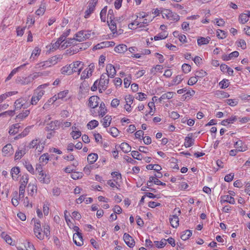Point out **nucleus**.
<instances>
[{
  "label": "nucleus",
  "mask_w": 250,
  "mask_h": 250,
  "mask_svg": "<svg viewBox=\"0 0 250 250\" xmlns=\"http://www.w3.org/2000/svg\"><path fill=\"white\" fill-rule=\"evenodd\" d=\"M131 155L134 158L138 160L142 159L141 154L137 151H132L131 152Z\"/></svg>",
  "instance_id": "nucleus-53"
},
{
  "label": "nucleus",
  "mask_w": 250,
  "mask_h": 250,
  "mask_svg": "<svg viewBox=\"0 0 250 250\" xmlns=\"http://www.w3.org/2000/svg\"><path fill=\"white\" fill-rule=\"evenodd\" d=\"M128 50L127 47L126 45L121 44L116 46L114 48V51L119 53H123L125 52Z\"/></svg>",
  "instance_id": "nucleus-22"
},
{
  "label": "nucleus",
  "mask_w": 250,
  "mask_h": 250,
  "mask_svg": "<svg viewBox=\"0 0 250 250\" xmlns=\"http://www.w3.org/2000/svg\"><path fill=\"white\" fill-rule=\"evenodd\" d=\"M27 63H24L23 64H22L20 65V66L12 70V71L10 72L9 75L8 76V77L6 79V81L10 80L12 77L14 76V74H15L20 69L22 68L23 67H24Z\"/></svg>",
  "instance_id": "nucleus-23"
},
{
  "label": "nucleus",
  "mask_w": 250,
  "mask_h": 250,
  "mask_svg": "<svg viewBox=\"0 0 250 250\" xmlns=\"http://www.w3.org/2000/svg\"><path fill=\"white\" fill-rule=\"evenodd\" d=\"M1 236L8 244L12 246L15 245L14 243H12L13 241L12 238L9 235L5 234L4 232H2L1 233Z\"/></svg>",
  "instance_id": "nucleus-32"
},
{
  "label": "nucleus",
  "mask_w": 250,
  "mask_h": 250,
  "mask_svg": "<svg viewBox=\"0 0 250 250\" xmlns=\"http://www.w3.org/2000/svg\"><path fill=\"white\" fill-rule=\"evenodd\" d=\"M109 78L106 73H103L100 77L99 82L98 83V87L99 91L102 90L104 91L106 89L108 84L109 83Z\"/></svg>",
  "instance_id": "nucleus-2"
},
{
  "label": "nucleus",
  "mask_w": 250,
  "mask_h": 250,
  "mask_svg": "<svg viewBox=\"0 0 250 250\" xmlns=\"http://www.w3.org/2000/svg\"><path fill=\"white\" fill-rule=\"evenodd\" d=\"M228 80L224 79L222 81H221L219 83L220 85H221V88H226L229 86L228 84Z\"/></svg>",
  "instance_id": "nucleus-62"
},
{
  "label": "nucleus",
  "mask_w": 250,
  "mask_h": 250,
  "mask_svg": "<svg viewBox=\"0 0 250 250\" xmlns=\"http://www.w3.org/2000/svg\"><path fill=\"white\" fill-rule=\"evenodd\" d=\"M100 110L98 111L99 116L103 117L107 112V109L105 107V104L104 102H102L100 105Z\"/></svg>",
  "instance_id": "nucleus-25"
},
{
  "label": "nucleus",
  "mask_w": 250,
  "mask_h": 250,
  "mask_svg": "<svg viewBox=\"0 0 250 250\" xmlns=\"http://www.w3.org/2000/svg\"><path fill=\"white\" fill-rule=\"evenodd\" d=\"M56 59L57 58L56 56L53 57L51 59L48 61L37 64L36 67L38 69H43L47 67H50L53 64V62H55L54 64L57 62H56Z\"/></svg>",
  "instance_id": "nucleus-5"
},
{
  "label": "nucleus",
  "mask_w": 250,
  "mask_h": 250,
  "mask_svg": "<svg viewBox=\"0 0 250 250\" xmlns=\"http://www.w3.org/2000/svg\"><path fill=\"white\" fill-rule=\"evenodd\" d=\"M106 74L110 78L114 77L116 74L115 67L111 64H108L106 66Z\"/></svg>",
  "instance_id": "nucleus-15"
},
{
  "label": "nucleus",
  "mask_w": 250,
  "mask_h": 250,
  "mask_svg": "<svg viewBox=\"0 0 250 250\" xmlns=\"http://www.w3.org/2000/svg\"><path fill=\"white\" fill-rule=\"evenodd\" d=\"M44 91L40 88H37L34 93V95L37 96L39 99H41L42 96L44 95Z\"/></svg>",
  "instance_id": "nucleus-42"
},
{
  "label": "nucleus",
  "mask_w": 250,
  "mask_h": 250,
  "mask_svg": "<svg viewBox=\"0 0 250 250\" xmlns=\"http://www.w3.org/2000/svg\"><path fill=\"white\" fill-rule=\"evenodd\" d=\"M73 240L74 243L78 246H81L83 244L82 234L80 232L74 233Z\"/></svg>",
  "instance_id": "nucleus-9"
},
{
  "label": "nucleus",
  "mask_w": 250,
  "mask_h": 250,
  "mask_svg": "<svg viewBox=\"0 0 250 250\" xmlns=\"http://www.w3.org/2000/svg\"><path fill=\"white\" fill-rule=\"evenodd\" d=\"M107 23L110 30L114 33V32L116 31V24L113 19L109 20L107 21Z\"/></svg>",
  "instance_id": "nucleus-35"
},
{
  "label": "nucleus",
  "mask_w": 250,
  "mask_h": 250,
  "mask_svg": "<svg viewBox=\"0 0 250 250\" xmlns=\"http://www.w3.org/2000/svg\"><path fill=\"white\" fill-rule=\"evenodd\" d=\"M97 3V0H91L89 1L88 8L85 11L84 13L85 18H88L90 14L94 11Z\"/></svg>",
  "instance_id": "nucleus-8"
},
{
  "label": "nucleus",
  "mask_w": 250,
  "mask_h": 250,
  "mask_svg": "<svg viewBox=\"0 0 250 250\" xmlns=\"http://www.w3.org/2000/svg\"><path fill=\"white\" fill-rule=\"evenodd\" d=\"M80 45L81 46H80L79 45L76 46H73L70 47L68 49L66 50L65 54L71 56L74 54L78 53L80 49H82L83 47V44H80Z\"/></svg>",
  "instance_id": "nucleus-13"
},
{
  "label": "nucleus",
  "mask_w": 250,
  "mask_h": 250,
  "mask_svg": "<svg viewBox=\"0 0 250 250\" xmlns=\"http://www.w3.org/2000/svg\"><path fill=\"white\" fill-rule=\"evenodd\" d=\"M109 132H110V133L112 136L115 137L118 135L119 131L117 128L115 127H112L110 128V131H109Z\"/></svg>",
  "instance_id": "nucleus-51"
},
{
  "label": "nucleus",
  "mask_w": 250,
  "mask_h": 250,
  "mask_svg": "<svg viewBox=\"0 0 250 250\" xmlns=\"http://www.w3.org/2000/svg\"><path fill=\"white\" fill-rule=\"evenodd\" d=\"M217 36L219 39H225L227 37V32L224 30L218 29L217 31Z\"/></svg>",
  "instance_id": "nucleus-43"
},
{
  "label": "nucleus",
  "mask_w": 250,
  "mask_h": 250,
  "mask_svg": "<svg viewBox=\"0 0 250 250\" xmlns=\"http://www.w3.org/2000/svg\"><path fill=\"white\" fill-rule=\"evenodd\" d=\"M222 202H227L231 204H234L235 203V200L233 197H231V196H229V195H225L223 197V201Z\"/></svg>",
  "instance_id": "nucleus-31"
},
{
  "label": "nucleus",
  "mask_w": 250,
  "mask_h": 250,
  "mask_svg": "<svg viewBox=\"0 0 250 250\" xmlns=\"http://www.w3.org/2000/svg\"><path fill=\"white\" fill-rule=\"evenodd\" d=\"M234 146L238 151H245L247 149V147L246 145H244L241 140L235 142Z\"/></svg>",
  "instance_id": "nucleus-21"
},
{
  "label": "nucleus",
  "mask_w": 250,
  "mask_h": 250,
  "mask_svg": "<svg viewBox=\"0 0 250 250\" xmlns=\"http://www.w3.org/2000/svg\"><path fill=\"white\" fill-rule=\"evenodd\" d=\"M71 135H72L73 139H77L81 136L82 134L81 132L79 130H72V131L71 132Z\"/></svg>",
  "instance_id": "nucleus-50"
},
{
  "label": "nucleus",
  "mask_w": 250,
  "mask_h": 250,
  "mask_svg": "<svg viewBox=\"0 0 250 250\" xmlns=\"http://www.w3.org/2000/svg\"><path fill=\"white\" fill-rule=\"evenodd\" d=\"M99 100L100 98L97 96L90 97L88 100V106L92 108H96L99 104Z\"/></svg>",
  "instance_id": "nucleus-10"
},
{
  "label": "nucleus",
  "mask_w": 250,
  "mask_h": 250,
  "mask_svg": "<svg viewBox=\"0 0 250 250\" xmlns=\"http://www.w3.org/2000/svg\"><path fill=\"white\" fill-rule=\"evenodd\" d=\"M161 13L164 18H166L170 20L176 21H178L180 19V17L178 14L168 9H164Z\"/></svg>",
  "instance_id": "nucleus-3"
},
{
  "label": "nucleus",
  "mask_w": 250,
  "mask_h": 250,
  "mask_svg": "<svg viewBox=\"0 0 250 250\" xmlns=\"http://www.w3.org/2000/svg\"><path fill=\"white\" fill-rule=\"evenodd\" d=\"M115 45V43L113 42H103L98 44H97L94 48L96 49H100L104 47H108L109 46H113Z\"/></svg>",
  "instance_id": "nucleus-17"
},
{
  "label": "nucleus",
  "mask_w": 250,
  "mask_h": 250,
  "mask_svg": "<svg viewBox=\"0 0 250 250\" xmlns=\"http://www.w3.org/2000/svg\"><path fill=\"white\" fill-rule=\"evenodd\" d=\"M194 139L192 138V134L189 133L185 139L184 145L186 147H189L194 145Z\"/></svg>",
  "instance_id": "nucleus-18"
},
{
  "label": "nucleus",
  "mask_w": 250,
  "mask_h": 250,
  "mask_svg": "<svg viewBox=\"0 0 250 250\" xmlns=\"http://www.w3.org/2000/svg\"><path fill=\"white\" fill-rule=\"evenodd\" d=\"M53 195L55 196H58L61 193V190L60 188L58 187H54L52 189Z\"/></svg>",
  "instance_id": "nucleus-61"
},
{
  "label": "nucleus",
  "mask_w": 250,
  "mask_h": 250,
  "mask_svg": "<svg viewBox=\"0 0 250 250\" xmlns=\"http://www.w3.org/2000/svg\"><path fill=\"white\" fill-rule=\"evenodd\" d=\"M60 125V122L55 120L54 121H51L50 123L47 124L45 127V130L46 131H53L58 128Z\"/></svg>",
  "instance_id": "nucleus-12"
},
{
  "label": "nucleus",
  "mask_w": 250,
  "mask_h": 250,
  "mask_svg": "<svg viewBox=\"0 0 250 250\" xmlns=\"http://www.w3.org/2000/svg\"><path fill=\"white\" fill-rule=\"evenodd\" d=\"M28 194L33 196L35 192L37 191V187L34 185L29 184L28 186Z\"/></svg>",
  "instance_id": "nucleus-39"
},
{
  "label": "nucleus",
  "mask_w": 250,
  "mask_h": 250,
  "mask_svg": "<svg viewBox=\"0 0 250 250\" xmlns=\"http://www.w3.org/2000/svg\"><path fill=\"white\" fill-rule=\"evenodd\" d=\"M28 147L31 148H36L38 149L39 152H41L44 147L42 144L41 143V141L39 139H35L33 140L29 144Z\"/></svg>",
  "instance_id": "nucleus-4"
},
{
  "label": "nucleus",
  "mask_w": 250,
  "mask_h": 250,
  "mask_svg": "<svg viewBox=\"0 0 250 250\" xmlns=\"http://www.w3.org/2000/svg\"><path fill=\"white\" fill-rule=\"evenodd\" d=\"M198 81V79L197 78V77H192L189 78V79L188 81V84L189 85H192L194 84H195Z\"/></svg>",
  "instance_id": "nucleus-58"
},
{
  "label": "nucleus",
  "mask_w": 250,
  "mask_h": 250,
  "mask_svg": "<svg viewBox=\"0 0 250 250\" xmlns=\"http://www.w3.org/2000/svg\"><path fill=\"white\" fill-rule=\"evenodd\" d=\"M24 165L27 170L32 174L34 173V169L32 167V166L28 162H25L24 163Z\"/></svg>",
  "instance_id": "nucleus-47"
},
{
  "label": "nucleus",
  "mask_w": 250,
  "mask_h": 250,
  "mask_svg": "<svg viewBox=\"0 0 250 250\" xmlns=\"http://www.w3.org/2000/svg\"><path fill=\"white\" fill-rule=\"evenodd\" d=\"M111 117L109 115H106L103 119V126L104 127H107L110 125L111 122Z\"/></svg>",
  "instance_id": "nucleus-33"
},
{
  "label": "nucleus",
  "mask_w": 250,
  "mask_h": 250,
  "mask_svg": "<svg viewBox=\"0 0 250 250\" xmlns=\"http://www.w3.org/2000/svg\"><path fill=\"white\" fill-rule=\"evenodd\" d=\"M2 152L4 156H9L12 155L14 152L13 146L11 144H8L5 145L2 149Z\"/></svg>",
  "instance_id": "nucleus-16"
},
{
  "label": "nucleus",
  "mask_w": 250,
  "mask_h": 250,
  "mask_svg": "<svg viewBox=\"0 0 250 250\" xmlns=\"http://www.w3.org/2000/svg\"><path fill=\"white\" fill-rule=\"evenodd\" d=\"M25 154L24 150H20L18 151H16L15 155V160H18L21 159L22 156Z\"/></svg>",
  "instance_id": "nucleus-52"
},
{
  "label": "nucleus",
  "mask_w": 250,
  "mask_h": 250,
  "mask_svg": "<svg viewBox=\"0 0 250 250\" xmlns=\"http://www.w3.org/2000/svg\"><path fill=\"white\" fill-rule=\"evenodd\" d=\"M98 156L96 153H91L88 155L87 161L90 164H94L98 159Z\"/></svg>",
  "instance_id": "nucleus-26"
},
{
  "label": "nucleus",
  "mask_w": 250,
  "mask_h": 250,
  "mask_svg": "<svg viewBox=\"0 0 250 250\" xmlns=\"http://www.w3.org/2000/svg\"><path fill=\"white\" fill-rule=\"evenodd\" d=\"M154 243L158 248H162L167 244V240L165 239H163L160 241H155Z\"/></svg>",
  "instance_id": "nucleus-37"
},
{
  "label": "nucleus",
  "mask_w": 250,
  "mask_h": 250,
  "mask_svg": "<svg viewBox=\"0 0 250 250\" xmlns=\"http://www.w3.org/2000/svg\"><path fill=\"white\" fill-rule=\"evenodd\" d=\"M192 231L190 230H186L183 232V233L181 236V238L183 240H187L191 235Z\"/></svg>",
  "instance_id": "nucleus-36"
},
{
  "label": "nucleus",
  "mask_w": 250,
  "mask_h": 250,
  "mask_svg": "<svg viewBox=\"0 0 250 250\" xmlns=\"http://www.w3.org/2000/svg\"><path fill=\"white\" fill-rule=\"evenodd\" d=\"M121 149L125 153H128L131 151V146L126 143H122L120 145Z\"/></svg>",
  "instance_id": "nucleus-30"
},
{
  "label": "nucleus",
  "mask_w": 250,
  "mask_h": 250,
  "mask_svg": "<svg viewBox=\"0 0 250 250\" xmlns=\"http://www.w3.org/2000/svg\"><path fill=\"white\" fill-rule=\"evenodd\" d=\"M26 187L23 186H20L19 188V199L23 198Z\"/></svg>",
  "instance_id": "nucleus-57"
},
{
  "label": "nucleus",
  "mask_w": 250,
  "mask_h": 250,
  "mask_svg": "<svg viewBox=\"0 0 250 250\" xmlns=\"http://www.w3.org/2000/svg\"><path fill=\"white\" fill-rule=\"evenodd\" d=\"M99 125L98 122L96 120H93L91 121L87 124V126L88 127L89 126H92V127H90L91 129H93L97 127Z\"/></svg>",
  "instance_id": "nucleus-60"
},
{
  "label": "nucleus",
  "mask_w": 250,
  "mask_h": 250,
  "mask_svg": "<svg viewBox=\"0 0 250 250\" xmlns=\"http://www.w3.org/2000/svg\"><path fill=\"white\" fill-rule=\"evenodd\" d=\"M42 229L41 227L40 221H37L35 222L34 232L37 237L40 240H42L44 238V234L42 233Z\"/></svg>",
  "instance_id": "nucleus-6"
},
{
  "label": "nucleus",
  "mask_w": 250,
  "mask_h": 250,
  "mask_svg": "<svg viewBox=\"0 0 250 250\" xmlns=\"http://www.w3.org/2000/svg\"><path fill=\"white\" fill-rule=\"evenodd\" d=\"M239 21L242 24H244L249 21V19L247 15L243 13L239 16Z\"/></svg>",
  "instance_id": "nucleus-45"
},
{
  "label": "nucleus",
  "mask_w": 250,
  "mask_h": 250,
  "mask_svg": "<svg viewBox=\"0 0 250 250\" xmlns=\"http://www.w3.org/2000/svg\"><path fill=\"white\" fill-rule=\"evenodd\" d=\"M68 93V90H64L62 91H61L59 93H58V98L59 99H63V98H65L67 94Z\"/></svg>",
  "instance_id": "nucleus-59"
},
{
  "label": "nucleus",
  "mask_w": 250,
  "mask_h": 250,
  "mask_svg": "<svg viewBox=\"0 0 250 250\" xmlns=\"http://www.w3.org/2000/svg\"><path fill=\"white\" fill-rule=\"evenodd\" d=\"M226 102L231 106H234L238 104V101L236 99H227Z\"/></svg>",
  "instance_id": "nucleus-46"
},
{
  "label": "nucleus",
  "mask_w": 250,
  "mask_h": 250,
  "mask_svg": "<svg viewBox=\"0 0 250 250\" xmlns=\"http://www.w3.org/2000/svg\"><path fill=\"white\" fill-rule=\"evenodd\" d=\"M26 100L23 98L17 99L14 103L15 110L21 109L22 107L25 108Z\"/></svg>",
  "instance_id": "nucleus-14"
},
{
  "label": "nucleus",
  "mask_w": 250,
  "mask_h": 250,
  "mask_svg": "<svg viewBox=\"0 0 250 250\" xmlns=\"http://www.w3.org/2000/svg\"><path fill=\"white\" fill-rule=\"evenodd\" d=\"M40 53L41 49L39 47H36L32 51L30 59L34 60L36 57H37L40 55Z\"/></svg>",
  "instance_id": "nucleus-40"
},
{
  "label": "nucleus",
  "mask_w": 250,
  "mask_h": 250,
  "mask_svg": "<svg viewBox=\"0 0 250 250\" xmlns=\"http://www.w3.org/2000/svg\"><path fill=\"white\" fill-rule=\"evenodd\" d=\"M73 67H72V64L66 65L62 68V74L71 75L73 73Z\"/></svg>",
  "instance_id": "nucleus-19"
},
{
  "label": "nucleus",
  "mask_w": 250,
  "mask_h": 250,
  "mask_svg": "<svg viewBox=\"0 0 250 250\" xmlns=\"http://www.w3.org/2000/svg\"><path fill=\"white\" fill-rule=\"evenodd\" d=\"M32 126H28V127H26L23 131L18 136L20 137H24L26 136L30 132V129L31 128Z\"/></svg>",
  "instance_id": "nucleus-48"
},
{
  "label": "nucleus",
  "mask_w": 250,
  "mask_h": 250,
  "mask_svg": "<svg viewBox=\"0 0 250 250\" xmlns=\"http://www.w3.org/2000/svg\"><path fill=\"white\" fill-rule=\"evenodd\" d=\"M177 213H175L174 215L170 216L169 219L171 226L174 228H177L179 224L178 216H179L181 213V210L178 209Z\"/></svg>",
  "instance_id": "nucleus-7"
},
{
  "label": "nucleus",
  "mask_w": 250,
  "mask_h": 250,
  "mask_svg": "<svg viewBox=\"0 0 250 250\" xmlns=\"http://www.w3.org/2000/svg\"><path fill=\"white\" fill-rule=\"evenodd\" d=\"M20 127V126L19 123L12 125L9 130V133L10 134L15 135L18 132Z\"/></svg>",
  "instance_id": "nucleus-27"
},
{
  "label": "nucleus",
  "mask_w": 250,
  "mask_h": 250,
  "mask_svg": "<svg viewBox=\"0 0 250 250\" xmlns=\"http://www.w3.org/2000/svg\"><path fill=\"white\" fill-rule=\"evenodd\" d=\"M173 92H168L165 94H163L159 98L160 101H162L165 99H170L173 97Z\"/></svg>",
  "instance_id": "nucleus-38"
},
{
  "label": "nucleus",
  "mask_w": 250,
  "mask_h": 250,
  "mask_svg": "<svg viewBox=\"0 0 250 250\" xmlns=\"http://www.w3.org/2000/svg\"><path fill=\"white\" fill-rule=\"evenodd\" d=\"M107 6H105L101 11L100 18L101 21L103 22L105 21V16L107 12Z\"/></svg>",
  "instance_id": "nucleus-44"
},
{
  "label": "nucleus",
  "mask_w": 250,
  "mask_h": 250,
  "mask_svg": "<svg viewBox=\"0 0 250 250\" xmlns=\"http://www.w3.org/2000/svg\"><path fill=\"white\" fill-rule=\"evenodd\" d=\"M234 174L233 173H230V174H227V175L225 176V178H224V180L226 182H231L233 178H234Z\"/></svg>",
  "instance_id": "nucleus-63"
},
{
  "label": "nucleus",
  "mask_w": 250,
  "mask_h": 250,
  "mask_svg": "<svg viewBox=\"0 0 250 250\" xmlns=\"http://www.w3.org/2000/svg\"><path fill=\"white\" fill-rule=\"evenodd\" d=\"M30 113V110H25L19 114L16 117V122H20L26 118Z\"/></svg>",
  "instance_id": "nucleus-20"
},
{
  "label": "nucleus",
  "mask_w": 250,
  "mask_h": 250,
  "mask_svg": "<svg viewBox=\"0 0 250 250\" xmlns=\"http://www.w3.org/2000/svg\"><path fill=\"white\" fill-rule=\"evenodd\" d=\"M81 62L80 61H76L74 62L72 64V67H73V73L78 72L79 74L82 70V67H80Z\"/></svg>",
  "instance_id": "nucleus-24"
},
{
  "label": "nucleus",
  "mask_w": 250,
  "mask_h": 250,
  "mask_svg": "<svg viewBox=\"0 0 250 250\" xmlns=\"http://www.w3.org/2000/svg\"><path fill=\"white\" fill-rule=\"evenodd\" d=\"M20 172V170L19 167H14L11 169V174L12 179L13 180H17L18 177L17 176Z\"/></svg>",
  "instance_id": "nucleus-28"
},
{
  "label": "nucleus",
  "mask_w": 250,
  "mask_h": 250,
  "mask_svg": "<svg viewBox=\"0 0 250 250\" xmlns=\"http://www.w3.org/2000/svg\"><path fill=\"white\" fill-rule=\"evenodd\" d=\"M210 40V37L204 38L200 37L197 40V43L199 45L208 44Z\"/></svg>",
  "instance_id": "nucleus-29"
},
{
  "label": "nucleus",
  "mask_w": 250,
  "mask_h": 250,
  "mask_svg": "<svg viewBox=\"0 0 250 250\" xmlns=\"http://www.w3.org/2000/svg\"><path fill=\"white\" fill-rule=\"evenodd\" d=\"M45 235L46 237L50 235V227L48 225L45 224L43 226V234Z\"/></svg>",
  "instance_id": "nucleus-55"
},
{
  "label": "nucleus",
  "mask_w": 250,
  "mask_h": 250,
  "mask_svg": "<svg viewBox=\"0 0 250 250\" xmlns=\"http://www.w3.org/2000/svg\"><path fill=\"white\" fill-rule=\"evenodd\" d=\"M168 36V34L167 33L166 31L164 32L163 33H160L157 35L156 36H154V39L155 41H158L159 40H163L166 38Z\"/></svg>",
  "instance_id": "nucleus-41"
},
{
  "label": "nucleus",
  "mask_w": 250,
  "mask_h": 250,
  "mask_svg": "<svg viewBox=\"0 0 250 250\" xmlns=\"http://www.w3.org/2000/svg\"><path fill=\"white\" fill-rule=\"evenodd\" d=\"M137 96H136V99L139 101H143L145 99H146V95L142 92L138 93Z\"/></svg>",
  "instance_id": "nucleus-64"
},
{
  "label": "nucleus",
  "mask_w": 250,
  "mask_h": 250,
  "mask_svg": "<svg viewBox=\"0 0 250 250\" xmlns=\"http://www.w3.org/2000/svg\"><path fill=\"white\" fill-rule=\"evenodd\" d=\"M28 175L27 174L23 175L20 182L21 184L20 186L26 187L27 184L28 183Z\"/></svg>",
  "instance_id": "nucleus-34"
},
{
  "label": "nucleus",
  "mask_w": 250,
  "mask_h": 250,
  "mask_svg": "<svg viewBox=\"0 0 250 250\" xmlns=\"http://www.w3.org/2000/svg\"><path fill=\"white\" fill-rule=\"evenodd\" d=\"M191 68L190 65L187 63H184L182 66V70L185 73H188L190 72Z\"/></svg>",
  "instance_id": "nucleus-49"
},
{
  "label": "nucleus",
  "mask_w": 250,
  "mask_h": 250,
  "mask_svg": "<svg viewBox=\"0 0 250 250\" xmlns=\"http://www.w3.org/2000/svg\"><path fill=\"white\" fill-rule=\"evenodd\" d=\"M75 38L73 39H70L69 41H66L62 44L61 48L62 49L64 48L65 47H67L68 46H70L71 44L73 43V42L75 41H78L79 42H82L84 41V31H80L78 32L77 33L75 34Z\"/></svg>",
  "instance_id": "nucleus-1"
},
{
  "label": "nucleus",
  "mask_w": 250,
  "mask_h": 250,
  "mask_svg": "<svg viewBox=\"0 0 250 250\" xmlns=\"http://www.w3.org/2000/svg\"><path fill=\"white\" fill-rule=\"evenodd\" d=\"M125 244L130 248H133L135 245V241L132 237L128 234L125 233L123 236Z\"/></svg>",
  "instance_id": "nucleus-11"
},
{
  "label": "nucleus",
  "mask_w": 250,
  "mask_h": 250,
  "mask_svg": "<svg viewBox=\"0 0 250 250\" xmlns=\"http://www.w3.org/2000/svg\"><path fill=\"white\" fill-rule=\"evenodd\" d=\"M40 160L42 162H45L46 164L47 163L49 160L48 154V153H44L40 157Z\"/></svg>",
  "instance_id": "nucleus-54"
},
{
  "label": "nucleus",
  "mask_w": 250,
  "mask_h": 250,
  "mask_svg": "<svg viewBox=\"0 0 250 250\" xmlns=\"http://www.w3.org/2000/svg\"><path fill=\"white\" fill-rule=\"evenodd\" d=\"M71 177L74 180L78 179L82 177V173L79 172H73L71 174Z\"/></svg>",
  "instance_id": "nucleus-56"
}]
</instances>
